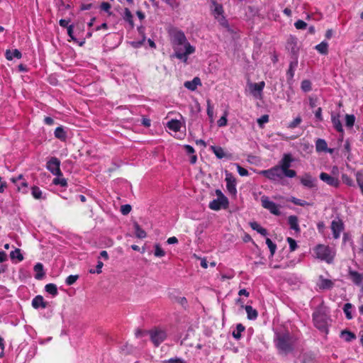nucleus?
<instances>
[{
	"instance_id": "48",
	"label": "nucleus",
	"mask_w": 363,
	"mask_h": 363,
	"mask_svg": "<svg viewBox=\"0 0 363 363\" xmlns=\"http://www.w3.org/2000/svg\"><path fill=\"white\" fill-rule=\"evenodd\" d=\"M301 118L300 116H297L289 124L288 127L289 128H295L301 123Z\"/></svg>"
},
{
	"instance_id": "41",
	"label": "nucleus",
	"mask_w": 363,
	"mask_h": 363,
	"mask_svg": "<svg viewBox=\"0 0 363 363\" xmlns=\"http://www.w3.org/2000/svg\"><path fill=\"white\" fill-rule=\"evenodd\" d=\"M355 117L354 115L347 114L345 116V125L347 127L352 128L354 125Z\"/></svg>"
},
{
	"instance_id": "57",
	"label": "nucleus",
	"mask_w": 363,
	"mask_h": 363,
	"mask_svg": "<svg viewBox=\"0 0 363 363\" xmlns=\"http://www.w3.org/2000/svg\"><path fill=\"white\" fill-rule=\"evenodd\" d=\"M237 166V169H238V172L239 173V174L242 177H244V176H247L248 175V171L242 167L239 164H236Z\"/></svg>"
},
{
	"instance_id": "58",
	"label": "nucleus",
	"mask_w": 363,
	"mask_h": 363,
	"mask_svg": "<svg viewBox=\"0 0 363 363\" xmlns=\"http://www.w3.org/2000/svg\"><path fill=\"white\" fill-rule=\"evenodd\" d=\"M342 179L343 182L345 183L346 184H347L348 186L353 185L352 179L347 174H342Z\"/></svg>"
},
{
	"instance_id": "52",
	"label": "nucleus",
	"mask_w": 363,
	"mask_h": 363,
	"mask_svg": "<svg viewBox=\"0 0 363 363\" xmlns=\"http://www.w3.org/2000/svg\"><path fill=\"white\" fill-rule=\"evenodd\" d=\"M207 114L208 117L211 119L213 118V108L211 106V101H207Z\"/></svg>"
},
{
	"instance_id": "56",
	"label": "nucleus",
	"mask_w": 363,
	"mask_h": 363,
	"mask_svg": "<svg viewBox=\"0 0 363 363\" xmlns=\"http://www.w3.org/2000/svg\"><path fill=\"white\" fill-rule=\"evenodd\" d=\"M227 114L225 113L224 116H223L218 121V125L219 127H223L227 125Z\"/></svg>"
},
{
	"instance_id": "50",
	"label": "nucleus",
	"mask_w": 363,
	"mask_h": 363,
	"mask_svg": "<svg viewBox=\"0 0 363 363\" xmlns=\"http://www.w3.org/2000/svg\"><path fill=\"white\" fill-rule=\"evenodd\" d=\"M294 26L296 29L303 30L307 27V23L302 20H298L294 23Z\"/></svg>"
},
{
	"instance_id": "28",
	"label": "nucleus",
	"mask_w": 363,
	"mask_h": 363,
	"mask_svg": "<svg viewBox=\"0 0 363 363\" xmlns=\"http://www.w3.org/2000/svg\"><path fill=\"white\" fill-rule=\"evenodd\" d=\"M55 136L57 139H60L62 141H65L67 138L66 132L62 127H57L55 130Z\"/></svg>"
},
{
	"instance_id": "62",
	"label": "nucleus",
	"mask_w": 363,
	"mask_h": 363,
	"mask_svg": "<svg viewBox=\"0 0 363 363\" xmlns=\"http://www.w3.org/2000/svg\"><path fill=\"white\" fill-rule=\"evenodd\" d=\"M111 4L108 2H103L101 4V10L106 11V12H109V10L111 9Z\"/></svg>"
},
{
	"instance_id": "47",
	"label": "nucleus",
	"mask_w": 363,
	"mask_h": 363,
	"mask_svg": "<svg viewBox=\"0 0 363 363\" xmlns=\"http://www.w3.org/2000/svg\"><path fill=\"white\" fill-rule=\"evenodd\" d=\"M301 89L303 91L307 92L311 89V83L309 80H303L301 82Z\"/></svg>"
},
{
	"instance_id": "54",
	"label": "nucleus",
	"mask_w": 363,
	"mask_h": 363,
	"mask_svg": "<svg viewBox=\"0 0 363 363\" xmlns=\"http://www.w3.org/2000/svg\"><path fill=\"white\" fill-rule=\"evenodd\" d=\"M287 242L289 245L290 250L291 251H294L297 247V244H296V240L291 238H288Z\"/></svg>"
},
{
	"instance_id": "45",
	"label": "nucleus",
	"mask_w": 363,
	"mask_h": 363,
	"mask_svg": "<svg viewBox=\"0 0 363 363\" xmlns=\"http://www.w3.org/2000/svg\"><path fill=\"white\" fill-rule=\"evenodd\" d=\"M356 179H357V182L361 189V191L363 194V173L360 172H357L356 173Z\"/></svg>"
},
{
	"instance_id": "3",
	"label": "nucleus",
	"mask_w": 363,
	"mask_h": 363,
	"mask_svg": "<svg viewBox=\"0 0 363 363\" xmlns=\"http://www.w3.org/2000/svg\"><path fill=\"white\" fill-rule=\"evenodd\" d=\"M328 315L324 307L320 306L313 313L314 325L320 330L328 333Z\"/></svg>"
},
{
	"instance_id": "16",
	"label": "nucleus",
	"mask_w": 363,
	"mask_h": 363,
	"mask_svg": "<svg viewBox=\"0 0 363 363\" xmlns=\"http://www.w3.org/2000/svg\"><path fill=\"white\" fill-rule=\"evenodd\" d=\"M32 306L34 308H45L48 306V303L44 301L42 296H36L32 301Z\"/></svg>"
},
{
	"instance_id": "40",
	"label": "nucleus",
	"mask_w": 363,
	"mask_h": 363,
	"mask_svg": "<svg viewBox=\"0 0 363 363\" xmlns=\"http://www.w3.org/2000/svg\"><path fill=\"white\" fill-rule=\"evenodd\" d=\"M352 308V306L350 303H345V306H344V308H343V311H344V312L345 313L346 318L348 320H350V319L352 318V313H351Z\"/></svg>"
},
{
	"instance_id": "27",
	"label": "nucleus",
	"mask_w": 363,
	"mask_h": 363,
	"mask_svg": "<svg viewBox=\"0 0 363 363\" xmlns=\"http://www.w3.org/2000/svg\"><path fill=\"white\" fill-rule=\"evenodd\" d=\"M211 149L218 158L222 159L226 157V154L225 153L223 149L221 147L211 146Z\"/></svg>"
},
{
	"instance_id": "2",
	"label": "nucleus",
	"mask_w": 363,
	"mask_h": 363,
	"mask_svg": "<svg viewBox=\"0 0 363 363\" xmlns=\"http://www.w3.org/2000/svg\"><path fill=\"white\" fill-rule=\"evenodd\" d=\"M274 342L281 354H286L294 350L295 339L289 332L277 333Z\"/></svg>"
},
{
	"instance_id": "61",
	"label": "nucleus",
	"mask_w": 363,
	"mask_h": 363,
	"mask_svg": "<svg viewBox=\"0 0 363 363\" xmlns=\"http://www.w3.org/2000/svg\"><path fill=\"white\" fill-rule=\"evenodd\" d=\"M269 121V116L267 115H264L261 118L257 119V123L259 125H262L263 123H267Z\"/></svg>"
},
{
	"instance_id": "32",
	"label": "nucleus",
	"mask_w": 363,
	"mask_h": 363,
	"mask_svg": "<svg viewBox=\"0 0 363 363\" xmlns=\"http://www.w3.org/2000/svg\"><path fill=\"white\" fill-rule=\"evenodd\" d=\"M341 337L347 342H350L356 338L355 335L348 330H343L341 333Z\"/></svg>"
},
{
	"instance_id": "4",
	"label": "nucleus",
	"mask_w": 363,
	"mask_h": 363,
	"mask_svg": "<svg viewBox=\"0 0 363 363\" xmlns=\"http://www.w3.org/2000/svg\"><path fill=\"white\" fill-rule=\"evenodd\" d=\"M313 252L316 258L329 264L333 262L335 256L334 251L330 247L324 245H318L315 247Z\"/></svg>"
},
{
	"instance_id": "37",
	"label": "nucleus",
	"mask_w": 363,
	"mask_h": 363,
	"mask_svg": "<svg viewBox=\"0 0 363 363\" xmlns=\"http://www.w3.org/2000/svg\"><path fill=\"white\" fill-rule=\"evenodd\" d=\"M45 289L48 294L52 296H56L57 294V286L54 284H47Z\"/></svg>"
},
{
	"instance_id": "46",
	"label": "nucleus",
	"mask_w": 363,
	"mask_h": 363,
	"mask_svg": "<svg viewBox=\"0 0 363 363\" xmlns=\"http://www.w3.org/2000/svg\"><path fill=\"white\" fill-rule=\"evenodd\" d=\"M155 256L156 257H163L165 255L164 251L161 248L160 245L159 244L155 245Z\"/></svg>"
},
{
	"instance_id": "13",
	"label": "nucleus",
	"mask_w": 363,
	"mask_h": 363,
	"mask_svg": "<svg viewBox=\"0 0 363 363\" xmlns=\"http://www.w3.org/2000/svg\"><path fill=\"white\" fill-rule=\"evenodd\" d=\"M265 86L264 82H261L259 83H250L249 84L250 90L252 94L256 97L259 98L262 95V90Z\"/></svg>"
},
{
	"instance_id": "8",
	"label": "nucleus",
	"mask_w": 363,
	"mask_h": 363,
	"mask_svg": "<svg viewBox=\"0 0 363 363\" xmlns=\"http://www.w3.org/2000/svg\"><path fill=\"white\" fill-rule=\"evenodd\" d=\"M261 203L262 207L269 210L271 213L276 216H279L281 214L279 206L274 202L270 201L268 196H262L261 197Z\"/></svg>"
},
{
	"instance_id": "35",
	"label": "nucleus",
	"mask_w": 363,
	"mask_h": 363,
	"mask_svg": "<svg viewBox=\"0 0 363 363\" xmlns=\"http://www.w3.org/2000/svg\"><path fill=\"white\" fill-rule=\"evenodd\" d=\"M10 257L11 259H17L18 261L21 262L23 259V256L22 255L20 249H15L14 250L11 251L10 253Z\"/></svg>"
},
{
	"instance_id": "5",
	"label": "nucleus",
	"mask_w": 363,
	"mask_h": 363,
	"mask_svg": "<svg viewBox=\"0 0 363 363\" xmlns=\"http://www.w3.org/2000/svg\"><path fill=\"white\" fill-rule=\"evenodd\" d=\"M294 159L291 154H284L279 164L277 165L284 173L285 177L289 178H294L296 177V171L289 169Z\"/></svg>"
},
{
	"instance_id": "12",
	"label": "nucleus",
	"mask_w": 363,
	"mask_h": 363,
	"mask_svg": "<svg viewBox=\"0 0 363 363\" xmlns=\"http://www.w3.org/2000/svg\"><path fill=\"white\" fill-rule=\"evenodd\" d=\"M320 179L327 184L333 187H337L340 185V181L337 177L330 176L325 172L320 173Z\"/></svg>"
},
{
	"instance_id": "38",
	"label": "nucleus",
	"mask_w": 363,
	"mask_h": 363,
	"mask_svg": "<svg viewBox=\"0 0 363 363\" xmlns=\"http://www.w3.org/2000/svg\"><path fill=\"white\" fill-rule=\"evenodd\" d=\"M17 186L18 191H22L23 194L28 193V183L26 181L23 180L21 183L15 184Z\"/></svg>"
},
{
	"instance_id": "39",
	"label": "nucleus",
	"mask_w": 363,
	"mask_h": 363,
	"mask_svg": "<svg viewBox=\"0 0 363 363\" xmlns=\"http://www.w3.org/2000/svg\"><path fill=\"white\" fill-rule=\"evenodd\" d=\"M52 183L55 185H60L61 186H67V180L63 178L62 176H57V177L53 179Z\"/></svg>"
},
{
	"instance_id": "20",
	"label": "nucleus",
	"mask_w": 363,
	"mask_h": 363,
	"mask_svg": "<svg viewBox=\"0 0 363 363\" xmlns=\"http://www.w3.org/2000/svg\"><path fill=\"white\" fill-rule=\"evenodd\" d=\"M184 86L191 90L194 91L199 85H201V79L199 77H194L191 81H186L184 82Z\"/></svg>"
},
{
	"instance_id": "25",
	"label": "nucleus",
	"mask_w": 363,
	"mask_h": 363,
	"mask_svg": "<svg viewBox=\"0 0 363 363\" xmlns=\"http://www.w3.org/2000/svg\"><path fill=\"white\" fill-rule=\"evenodd\" d=\"M246 313L247 314V318L250 320H255L257 318L258 313L257 311L253 308L251 306H246L245 307Z\"/></svg>"
},
{
	"instance_id": "44",
	"label": "nucleus",
	"mask_w": 363,
	"mask_h": 363,
	"mask_svg": "<svg viewBox=\"0 0 363 363\" xmlns=\"http://www.w3.org/2000/svg\"><path fill=\"white\" fill-rule=\"evenodd\" d=\"M289 201L291 202H292L293 203H294L295 205L300 206H305L310 205L307 201H306L304 200L296 199L295 197H291Z\"/></svg>"
},
{
	"instance_id": "15",
	"label": "nucleus",
	"mask_w": 363,
	"mask_h": 363,
	"mask_svg": "<svg viewBox=\"0 0 363 363\" xmlns=\"http://www.w3.org/2000/svg\"><path fill=\"white\" fill-rule=\"evenodd\" d=\"M315 149L318 152H325L332 153L333 152V149L328 148L327 143L323 139H318L315 142Z\"/></svg>"
},
{
	"instance_id": "49",
	"label": "nucleus",
	"mask_w": 363,
	"mask_h": 363,
	"mask_svg": "<svg viewBox=\"0 0 363 363\" xmlns=\"http://www.w3.org/2000/svg\"><path fill=\"white\" fill-rule=\"evenodd\" d=\"M78 278H79L78 275H69L66 279L65 282L68 286H70V285H72L73 284H74L76 282V281L78 279Z\"/></svg>"
},
{
	"instance_id": "34",
	"label": "nucleus",
	"mask_w": 363,
	"mask_h": 363,
	"mask_svg": "<svg viewBox=\"0 0 363 363\" xmlns=\"http://www.w3.org/2000/svg\"><path fill=\"white\" fill-rule=\"evenodd\" d=\"M124 19L128 22L130 26V28H133L134 27V23L133 20V15L130 11L128 9H125L124 11Z\"/></svg>"
},
{
	"instance_id": "64",
	"label": "nucleus",
	"mask_w": 363,
	"mask_h": 363,
	"mask_svg": "<svg viewBox=\"0 0 363 363\" xmlns=\"http://www.w3.org/2000/svg\"><path fill=\"white\" fill-rule=\"evenodd\" d=\"M250 227L254 230H256L257 232H258V230L260 229V228L262 226L259 225V223H257V222H251L250 223Z\"/></svg>"
},
{
	"instance_id": "21",
	"label": "nucleus",
	"mask_w": 363,
	"mask_h": 363,
	"mask_svg": "<svg viewBox=\"0 0 363 363\" xmlns=\"http://www.w3.org/2000/svg\"><path fill=\"white\" fill-rule=\"evenodd\" d=\"M5 56L8 60H12L13 58H17V59L21 58L22 54L17 49H14L12 50H7L5 52Z\"/></svg>"
},
{
	"instance_id": "51",
	"label": "nucleus",
	"mask_w": 363,
	"mask_h": 363,
	"mask_svg": "<svg viewBox=\"0 0 363 363\" xmlns=\"http://www.w3.org/2000/svg\"><path fill=\"white\" fill-rule=\"evenodd\" d=\"M103 266H104V263L101 261L99 260L97 262L96 270L90 269L89 272L91 274H94V273L100 274V273H101V269H102Z\"/></svg>"
},
{
	"instance_id": "43",
	"label": "nucleus",
	"mask_w": 363,
	"mask_h": 363,
	"mask_svg": "<svg viewBox=\"0 0 363 363\" xmlns=\"http://www.w3.org/2000/svg\"><path fill=\"white\" fill-rule=\"evenodd\" d=\"M31 193L35 199H40L42 198V191L38 186H33L31 188Z\"/></svg>"
},
{
	"instance_id": "33",
	"label": "nucleus",
	"mask_w": 363,
	"mask_h": 363,
	"mask_svg": "<svg viewBox=\"0 0 363 363\" xmlns=\"http://www.w3.org/2000/svg\"><path fill=\"white\" fill-rule=\"evenodd\" d=\"M134 228H135V235L137 238H145L146 237L147 234H146L145 231L144 230H143L137 223H135L134 224Z\"/></svg>"
},
{
	"instance_id": "53",
	"label": "nucleus",
	"mask_w": 363,
	"mask_h": 363,
	"mask_svg": "<svg viewBox=\"0 0 363 363\" xmlns=\"http://www.w3.org/2000/svg\"><path fill=\"white\" fill-rule=\"evenodd\" d=\"M131 211V206L129 204H125L121 206V212L123 215L128 214Z\"/></svg>"
},
{
	"instance_id": "30",
	"label": "nucleus",
	"mask_w": 363,
	"mask_h": 363,
	"mask_svg": "<svg viewBox=\"0 0 363 363\" xmlns=\"http://www.w3.org/2000/svg\"><path fill=\"white\" fill-rule=\"evenodd\" d=\"M213 4L214 6L213 11V16L215 18H219V16L223 15V6L221 4H219L214 1H213Z\"/></svg>"
},
{
	"instance_id": "42",
	"label": "nucleus",
	"mask_w": 363,
	"mask_h": 363,
	"mask_svg": "<svg viewBox=\"0 0 363 363\" xmlns=\"http://www.w3.org/2000/svg\"><path fill=\"white\" fill-rule=\"evenodd\" d=\"M266 244L270 250L271 256H274L277 250V245L274 243L269 238L266 239Z\"/></svg>"
},
{
	"instance_id": "60",
	"label": "nucleus",
	"mask_w": 363,
	"mask_h": 363,
	"mask_svg": "<svg viewBox=\"0 0 363 363\" xmlns=\"http://www.w3.org/2000/svg\"><path fill=\"white\" fill-rule=\"evenodd\" d=\"M216 196H218L217 199H223V201H225V203H227V199L228 198L223 194V192L221 191V190L220 189H216Z\"/></svg>"
},
{
	"instance_id": "26",
	"label": "nucleus",
	"mask_w": 363,
	"mask_h": 363,
	"mask_svg": "<svg viewBox=\"0 0 363 363\" xmlns=\"http://www.w3.org/2000/svg\"><path fill=\"white\" fill-rule=\"evenodd\" d=\"M298 65L297 60H295L290 62L289 69L286 72L288 79H292L294 76V71Z\"/></svg>"
},
{
	"instance_id": "7",
	"label": "nucleus",
	"mask_w": 363,
	"mask_h": 363,
	"mask_svg": "<svg viewBox=\"0 0 363 363\" xmlns=\"http://www.w3.org/2000/svg\"><path fill=\"white\" fill-rule=\"evenodd\" d=\"M150 340L155 347H158L167 337L164 330L155 328L148 332Z\"/></svg>"
},
{
	"instance_id": "14",
	"label": "nucleus",
	"mask_w": 363,
	"mask_h": 363,
	"mask_svg": "<svg viewBox=\"0 0 363 363\" xmlns=\"http://www.w3.org/2000/svg\"><path fill=\"white\" fill-rule=\"evenodd\" d=\"M228 199H227V203H225L221 199H216L211 201L208 206L211 210L219 211L221 208L226 209L228 207Z\"/></svg>"
},
{
	"instance_id": "10",
	"label": "nucleus",
	"mask_w": 363,
	"mask_h": 363,
	"mask_svg": "<svg viewBox=\"0 0 363 363\" xmlns=\"http://www.w3.org/2000/svg\"><path fill=\"white\" fill-rule=\"evenodd\" d=\"M225 176L226 187L228 191L232 195H235L237 193V189L236 180L235 177L232 175L231 173L228 172H225Z\"/></svg>"
},
{
	"instance_id": "36",
	"label": "nucleus",
	"mask_w": 363,
	"mask_h": 363,
	"mask_svg": "<svg viewBox=\"0 0 363 363\" xmlns=\"http://www.w3.org/2000/svg\"><path fill=\"white\" fill-rule=\"evenodd\" d=\"M245 330V327L239 323L236 326V330L233 332V336L236 339L239 340L241 337V333Z\"/></svg>"
},
{
	"instance_id": "59",
	"label": "nucleus",
	"mask_w": 363,
	"mask_h": 363,
	"mask_svg": "<svg viewBox=\"0 0 363 363\" xmlns=\"http://www.w3.org/2000/svg\"><path fill=\"white\" fill-rule=\"evenodd\" d=\"M138 33L143 36V40H142V41L136 43L138 44L139 45H141L143 44V42L145 40V33H144L145 28H144V27L140 26V27L138 28Z\"/></svg>"
},
{
	"instance_id": "24",
	"label": "nucleus",
	"mask_w": 363,
	"mask_h": 363,
	"mask_svg": "<svg viewBox=\"0 0 363 363\" xmlns=\"http://www.w3.org/2000/svg\"><path fill=\"white\" fill-rule=\"evenodd\" d=\"M331 119H332V123H333V126L335 128V130L338 132L342 133L343 128H342V125L341 121L340 120L339 116L333 115Z\"/></svg>"
},
{
	"instance_id": "63",
	"label": "nucleus",
	"mask_w": 363,
	"mask_h": 363,
	"mask_svg": "<svg viewBox=\"0 0 363 363\" xmlns=\"http://www.w3.org/2000/svg\"><path fill=\"white\" fill-rule=\"evenodd\" d=\"M218 22L220 23V25H222L223 26H227L228 25V23H227V21L225 20V17L223 16V15H221L219 16V18H216Z\"/></svg>"
},
{
	"instance_id": "11",
	"label": "nucleus",
	"mask_w": 363,
	"mask_h": 363,
	"mask_svg": "<svg viewBox=\"0 0 363 363\" xmlns=\"http://www.w3.org/2000/svg\"><path fill=\"white\" fill-rule=\"evenodd\" d=\"M343 223L340 219L337 218L332 221L331 230L333 232V238L335 239H337L340 238V233L343 230Z\"/></svg>"
},
{
	"instance_id": "6",
	"label": "nucleus",
	"mask_w": 363,
	"mask_h": 363,
	"mask_svg": "<svg viewBox=\"0 0 363 363\" xmlns=\"http://www.w3.org/2000/svg\"><path fill=\"white\" fill-rule=\"evenodd\" d=\"M260 174L274 182H280L284 176V173L277 166L267 170H262Z\"/></svg>"
},
{
	"instance_id": "17",
	"label": "nucleus",
	"mask_w": 363,
	"mask_h": 363,
	"mask_svg": "<svg viewBox=\"0 0 363 363\" xmlns=\"http://www.w3.org/2000/svg\"><path fill=\"white\" fill-rule=\"evenodd\" d=\"M315 179L309 174H305L301 178V183L308 188H313L315 186Z\"/></svg>"
},
{
	"instance_id": "18",
	"label": "nucleus",
	"mask_w": 363,
	"mask_h": 363,
	"mask_svg": "<svg viewBox=\"0 0 363 363\" xmlns=\"http://www.w3.org/2000/svg\"><path fill=\"white\" fill-rule=\"evenodd\" d=\"M318 285L321 289H330L333 287L334 283L330 279H325L323 276H320Z\"/></svg>"
},
{
	"instance_id": "55",
	"label": "nucleus",
	"mask_w": 363,
	"mask_h": 363,
	"mask_svg": "<svg viewBox=\"0 0 363 363\" xmlns=\"http://www.w3.org/2000/svg\"><path fill=\"white\" fill-rule=\"evenodd\" d=\"M163 363H186V362L181 358L175 357L164 360Z\"/></svg>"
},
{
	"instance_id": "29",
	"label": "nucleus",
	"mask_w": 363,
	"mask_h": 363,
	"mask_svg": "<svg viewBox=\"0 0 363 363\" xmlns=\"http://www.w3.org/2000/svg\"><path fill=\"white\" fill-rule=\"evenodd\" d=\"M315 50L320 54L326 55L328 52V44L327 42L323 41L315 46Z\"/></svg>"
},
{
	"instance_id": "23",
	"label": "nucleus",
	"mask_w": 363,
	"mask_h": 363,
	"mask_svg": "<svg viewBox=\"0 0 363 363\" xmlns=\"http://www.w3.org/2000/svg\"><path fill=\"white\" fill-rule=\"evenodd\" d=\"M34 271L36 272L35 275V278L36 279H41L45 275L43 272V265L41 263H37L34 266Z\"/></svg>"
},
{
	"instance_id": "31",
	"label": "nucleus",
	"mask_w": 363,
	"mask_h": 363,
	"mask_svg": "<svg viewBox=\"0 0 363 363\" xmlns=\"http://www.w3.org/2000/svg\"><path fill=\"white\" fill-rule=\"evenodd\" d=\"M167 127L174 131H179L181 128V123L177 120H172L168 122Z\"/></svg>"
},
{
	"instance_id": "1",
	"label": "nucleus",
	"mask_w": 363,
	"mask_h": 363,
	"mask_svg": "<svg viewBox=\"0 0 363 363\" xmlns=\"http://www.w3.org/2000/svg\"><path fill=\"white\" fill-rule=\"evenodd\" d=\"M172 44L175 57L186 62L188 56L195 52V48L188 42L182 31H176L172 37Z\"/></svg>"
},
{
	"instance_id": "22",
	"label": "nucleus",
	"mask_w": 363,
	"mask_h": 363,
	"mask_svg": "<svg viewBox=\"0 0 363 363\" xmlns=\"http://www.w3.org/2000/svg\"><path fill=\"white\" fill-rule=\"evenodd\" d=\"M288 223L290 228L296 231H299L300 228L298 223V218L296 216H290L288 218Z\"/></svg>"
},
{
	"instance_id": "9",
	"label": "nucleus",
	"mask_w": 363,
	"mask_h": 363,
	"mask_svg": "<svg viewBox=\"0 0 363 363\" xmlns=\"http://www.w3.org/2000/svg\"><path fill=\"white\" fill-rule=\"evenodd\" d=\"M60 161L57 157H52L47 163L48 169L56 176H62L60 168Z\"/></svg>"
},
{
	"instance_id": "19",
	"label": "nucleus",
	"mask_w": 363,
	"mask_h": 363,
	"mask_svg": "<svg viewBox=\"0 0 363 363\" xmlns=\"http://www.w3.org/2000/svg\"><path fill=\"white\" fill-rule=\"evenodd\" d=\"M349 276L352 282L357 285H359L363 281V274L356 271L350 270Z\"/></svg>"
}]
</instances>
